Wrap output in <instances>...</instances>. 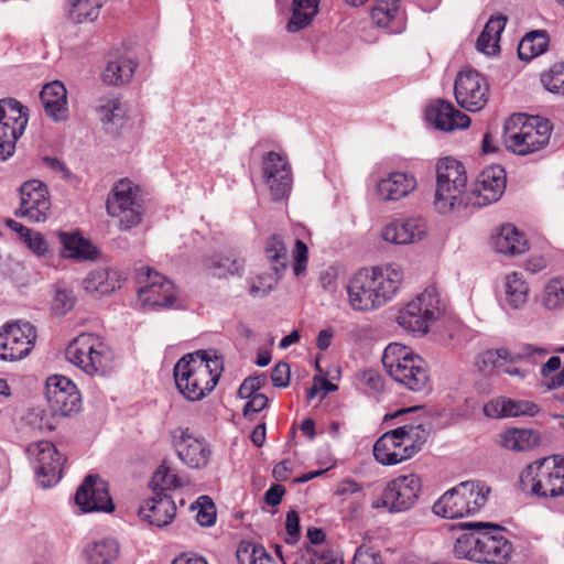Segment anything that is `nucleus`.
Segmentation results:
<instances>
[{"mask_svg": "<svg viewBox=\"0 0 564 564\" xmlns=\"http://www.w3.org/2000/svg\"><path fill=\"white\" fill-rule=\"evenodd\" d=\"M403 275L402 268L395 263L360 269L346 285L349 306L357 312H369L386 305L398 293Z\"/></svg>", "mask_w": 564, "mask_h": 564, "instance_id": "f257e3e1", "label": "nucleus"}, {"mask_svg": "<svg viewBox=\"0 0 564 564\" xmlns=\"http://www.w3.org/2000/svg\"><path fill=\"white\" fill-rule=\"evenodd\" d=\"M221 360L197 351L182 357L174 366V380L178 391L191 401H198L210 392L220 377Z\"/></svg>", "mask_w": 564, "mask_h": 564, "instance_id": "f03ea898", "label": "nucleus"}, {"mask_svg": "<svg viewBox=\"0 0 564 564\" xmlns=\"http://www.w3.org/2000/svg\"><path fill=\"white\" fill-rule=\"evenodd\" d=\"M503 130L506 148L518 155H528L549 144L552 123L538 116L517 113L506 120Z\"/></svg>", "mask_w": 564, "mask_h": 564, "instance_id": "7ed1b4c3", "label": "nucleus"}, {"mask_svg": "<svg viewBox=\"0 0 564 564\" xmlns=\"http://www.w3.org/2000/svg\"><path fill=\"white\" fill-rule=\"evenodd\" d=\"M382 364L394 381L411 391H423L430 382L426 361L408 346L389 344L383 351Z\"/></svg>", "mask_w": 564, "mask_h": 564, "instance_id": "20e7f679", "label": "nucleus"}, {"mask_svg": "<svg viewBox=\"0 0 564 564\" xmlns=\"http://www.w3.org/2000/svg\"><path fill=\"white\" fill-rule=\"evenodd\" d=\"M520 487L540 498L564 497V457L553 455L529 464L520 474Z\"/></svg>", "mask_w": 564, "mask_h": 564, "instance_id": "39448f33", "label": "nucleus"}, {"mask_svg": "<svg viewBox=\"0 0 564 564\" xmlns=\"http://www.w3.org/2000/svg\"><path fill=\"white\" fill-rule=\"evenodd\" d=\"M66 359L88 376H105L113 370V352L104 339L83 333L65 350Z\"/></svg>", "mask_w": 564, "mask_h": 564, "instance_id": "423d86ee", "label": "nucleus"}, {"mask_svg": "<svg viewBox=\"0 0 564 564\" xmlns=\"http://www.w3.org/2000/svg\"><path fill=\"white\" fill-rule=\"evenodd\" d=\"M454 553L458 558L476 563L502 564L511 553V544L492 531H471L456 540Z\"/></svg>", "mask_w": 564, "mask_h": 564, "instance_id": "0eeeda50", "label": "nucleus"}, {"mask_svg": "<svg viewBox=\"0 0 564 564\" xmlns=\"http://www.w3.org/2000/svg\"><path fill=\"white\" fill-rule=\"evenodd\" d=\"M489 488L475 481H463L443 494L433 505L434 514L462 519L475 514L487 502Z\"/></svg>", "mask_w": 564, "mask_h": 564, "instance_id": "6e6552de", "label": "nucleus"}, {"mask_svg": "<svg viewBox=\"0 0 564 564\" xmlns=\"http://www.w3.org/2000/svg\"><path fill=\"white\" fill-rule=\"evenodd\" d=\"M467 186V174L462 162L453 158L440 159L436 164L435 207L446 213L466 204L464 194Z\"/></svg>", "mask_w": 564, "mask_h": 564, "instance_id": "1a4fd4ad", "label": "nucleus"}, {"mask_svg": "<svg viewBox=\"0 0 564 564\" xmlns=\"http://www.w3.org/2000/svg\"><path fill=\"white\" fill-rule=\"evenodd\" d=\"M547 354V349L531 344L524 345L518 352L510 351L507 348L489 349L477 357L476 367L482 372L497 370L523 380L529 376V371L518 367L517 364L522 360L535 362Z\"/></svg>", "mask_w": 564, "mask_h": 564, "instance_id": "9d476101", "label": "nucleus"}, {"mask_svg": "<svg viewBox=\"0 0 564 564\" xmlns=\"http://www.w3.org/2000/svg\"><path fill=\"white\" fill-rule=\"evenodd\" d=\"M444 310V303L435 286H427L414 300L402 307L398 324L413 333L425 334L431 323L436 321Z\"/></svg>", "mask_w": 564, "mask_h": 564, "instance_id": "9b49d317", "label": "nucleus"}, {"mask_svg": "<svg viewBox=\"0 0 564 564\" xmlns=\"http://www.w3.org/2000/svg\"><path fill=\"white\" fill-rule=\"evenodd\" d=\"M110 217L119 218V229L128 230L141 223V205L137 200V187L127 178L118 181L106 202Z\"/></svg>", "mask_w": 564, "mask_h": 564, "instance_id": "f8f14e48", "label": "nucleus"}, {"mask_svg": "<svg viewBox=\"0 0 564 564\" xmlns=\"http://www.w3.org/2000/svg\"><path fill=\"white\" fill-rule=\"evenodd\" d=\"M28 109L13 98L0 100V160L13 155L15 143L28 124Z\"/></svg>", "mask_w": 564, "mask_h": 564, "instance_id": "ddd939ff", "label": "nucleus"}, {"mask_svg": "<svg viewBox=\"0 0 564 564\" xmlns=\"http://www.w3.org/2000/svg\"><path fill=\"white\" fill-rule=\"evenodd\" d=\"M37 334L29 322L14 321L0 328V360L18 361L30 355Z\"/></svg>", "mask_w": 564, "mask_h": 564, "instance_id": "4468645a", "label": "nucleus"}, {"mask_svg": "<svg viewBox=\"0 0 564 564\" xmlns=\"http://www.w3.org/2000/svg\"><path fill=\"white\" fill-rule=\"evenodd\" d=\"M26 453L33 463L37 481L43 488L55 485L62 477L64 457L48 441L30 444Z\"/></svg>", "mask_w": 564, "mask_h": 564, "instance_id": "2eb2a0df", "label": "nucleus"}, {"mask_svg": "<svg viewBox=\"0 0 564 564\" xmlns=\"http://www.w3.org/2000/svg\"><path fill=\"white\" fill-rule=\"evenodd\" d=\"M421 479L415 474L402 475L390 480L382 491L381 500L372 503L373 508L383 506L391 512L409 510L421 492Z\"/></svg>", "mask_w": 564, "mask_h": 564, "instance_id": "dca6fc26", "label": "nucleus"}, {"mask_svg": "<svg viewBox=\"0 0 564 564\" xmlns=\"http://www.w3.org/2000/svg\"><path fill=\"white\" fill-rule=\"evenodd\" d=\"M457 104L471 112L481 110L489 99V85L486 78L474 69L458 73L454 84Z\"/></svg>", "mask_w": 564, "mask_h": 564, "instance_id": "f3484780", "label": "nucleus"}, {"mask_svg": "<svg viewBox=\"0 0 564 564\" xmlns=\"http://www.w3.org/2000/svg\"><path fill=\"white\" fill-rule=\"evenodd\" d=\"M139 280L144 283L138 291L139 300L150 307H171L176 300L173 282L150 268H141Z\"/></svg>", "mask_w": 564, "mask_h": 564, "instance_id": "a211bd4d", "label": "nucleus"}, {"mask_svg": "<svg viewBox=\"0 0 564 564\" xmlns=\"http://www.w3.org/2000/svg\"><path fill=\"white\" fill-rule=\"evenodd\" d=\"M263 177L273 200L286 198L292 189L293 176L288 158L281 153L268 152L262 160Z\"/></svg>", "mask_w": 564, "mask_h": 564, "instance_id": "6ab92c4d", "label": "nucleus"}, {"mask_svg": "<svg viewBox=\"0 0 564 564\" xmlns=\"http://www.w3.org/2000/svg\"><path fill=\"white\" fill-rule=\"evenodd\" d=\"M20 200L15 216L26 218L31 223H43L48 218L51 199L46 185L41 181L25 182L20 187Z\"/></svg>", "mask_w": 564, "mask_h": 564, "instance_id": "aec40b11", "label": "nucleus"}, {"mask_svg": "<svg viewBox=\"0 0 564 564\" xmlns=\"http://www.w3.org/2000/svg\"><path fill=\"white\" fill-rule=\"evenodd\" d=\"M45 395L51 412L62 416L78 412L82 405L77 387L64 376H53L46 380Z\"/></svg>", "mask_w": 564, "mask_h": 564, "instance_id": "412c9836", "label": "nucleus"}, {"mask_svg": "<svg viewBox=\"0 0 564 564\" xmlns=\"http://www.w3.org/2000/svg\"><path fill=\"white\" fill-rule=\"evenodd\" d=\"M75 503L83 512H111L115 509L108 484L98 475H88L84 479L76 491Z\"/></svg>", "mask_w": 564, "mask_h": 564, "instance_id": "4be33fe9", "label": "nucleus"}, {"mask_svg": "<svg viewBox=\"0 0 564 564\" xmlns=\"http://www.w3.org/2000/svg\"><path fill=\"white\" fill-rule=\"evenodd\" d=\"M426 120L436 129L451 132L456 129H465L470 124V118L456 109L446 100H435L425 110Z\"/></svg>", "mask_w": 564, "mask_h": 564, "instance_id": "5701e85b", "label": "nucleus"}, {"mask_svg": "<svg viewBox=\"0 0 564 564\" xmlns=\"http://www.w3.org/2000/svg\"><path fill=\"white\" fill-rule=\"evenodd\" d=\"M426 231V223L421 217L399 218L383 227L381 237L387 242L409 245L422 240Z\"/></svg>", "mask_w": 564, "mask_h": 564, "instance_id": "b1692460", "label": "nucleus"}, {"mask_svg": "<svg viewBox=\"0 0 564 564\" xmlns=\"http://www.w3.org/2000/svg\"><path fill=\"white\" fill-rule=\"evenodd\" d=\"M506 189V172L500 165L485 169L478 176L474 194V205L484 206L497 202Z\"/></svg>", "mask_w": 564, "mask_h": 564, "instance_id": "393cba45", "label": "nucleus"}, {"mask_svg": "<svg viewBox=\"0 0 564 564\" xmlns=\"http://www.w3.org/2000/svg\"><path fill=\"white\" fill-rule=\"evenodd\" d=\"M405 440L399 433V427L384 433L373 445V456L382 465H397L412 456L405 451Z\"/></svg>", "mask_w": 564, "mask_h": 564, "instance_id": "a878e982", "label": "nucleus"}, {"mask_svg": "<svg viewBox=\"0 0 564 564\" xmlns=\"http://www.w3.org/2000/svg\"><path fill=\"white\" fill-rule=\"evenodd\" d=\"M180 459L191 468L205 467L210 457V449L204 438L195 437L188 430L183 431L175 443Z\"/></svg>", "mask_w": 564, "mask_h": 564, "instance_id": "bb28decb", "label": "nucleus"}, {"mask_svg": "<svg viewBox=\"0 0 564 564\" xmlns=\"http://www.w3.org/2000/svg\"><path fill=\"white\" fill-rule=\"evenodd\" d=\"M416 178L406 172H391L377 183V194L384 202L399 200L416 188Z\"/></svg>", "mask_w": 564, "mask_h": 564, "instance_id": "cd10ccee", "label": "nucleus"}, {"mask_svg": "<svg viewBox=\"0 0 564 564\" xmlns=\"http://www.w3.org/2000/svg\"><path fill=\"white\" fill-rule=\"evenodd\" d=\"M176 513L174 501L166 495L149 499L139 509V517L150 525L162 528L171 523Z\"/></svg>", "mask_w": 564, "mask_h": 564, "instance_id": "c85d7f7f", "label": "nucleus"}, {"mask_svg": "<svg viewBox=\"0 0 564 564\" xmlns=\"http://www.w3.org/2000/svg\"><path fill=\"white\" fill-rule=\"evenodd\" d=\"M204 269L213 276L226 279L229 276H242L246 261L235 252L215 253L204 259Z\"/></svg>", "mask_w": 564, "mask_h": 564, "instance_id": "c756f323", "label": "nucleus"}, {"mask_svg": "<svg viewBox=\"0 0 564 564\" xmlns=\"http://www.w3.org/2000/svg\"><path fill=\"white\" fill-rule=\"evenodd\" d=\"M494 249L502 254L518 256L528 250V240L513 225L500 226L491 237Z\"/></svg>", "mask_w": 564, "mask_h": 564, "instance_id": "7c9ffc66", "label": "nucleus"}, {"mask_svg": "<svg viewBox=\"0 0 564 564\" xmlns=\"http://www.w3.org/2000/svg\"><path fill=\"white\" fill-rule=\"evenodd\" d=\"M40 99L48 117L55 121L66 118L67 91L61 82L46 84L41 90Z\"/></svg>", "mask_w": 564, "mask_h": 564, "instance_id": "2f4dec72", "label": "nucleus"}, {"mask_svg": "<svg viewBox=\"0 0 564 564\" xmlns=\"http://www.w3.org/2000/svg\"><path fill=\"white\" fill-rule=\"evenodd\" d=\"M120 546L116 539L102 538L85 545V564H112L119 556Z\"/></svg>", "mask_w": 564, "mask_h": 564, "instance_id": "473e14b6", "label": "nucleus"}, {"mask_svg": "<svg viewBox=\"0 0 564 564\" xmlns=\"http://www.w3.org/2000/svg\"><path fill=\"white\" fill-rule=\"evenodd\" d=\"M138 67V63L126 56L109 59L101 73V80L110 86H120L130 83Z\"/></svg>", "mask_w": 564, "mask_h": 564, "instance_id": "72a5a7b5", "label": "nucleus"}, {"mask_svg": "<svg viewBox=\"0 0 564 564\" xmlns=\"http://www.w3.org/2000/svg\"><path fill=\"white\" fill-rule=\"evenodd\" d=\"M507 24V17L497 14L489 18L477 39L476 47L486 55H495L499 51V41Z\"/></svg>", "mask_w": 564, "mask_h": 564, "instance_id": "f704fd0d", "label": "nucleus"}, {"mask_svg": "<svg viewBox=\"0 0 564 564\" xmlns=\"http://www.w3.org/2000/svg\"><path fill=\"white\" fill-rule=\"evenodd\" d=\"M319 3L321 0H292L288 31L295 33L311 25L319 12Z\"/></svg>", "mask_w": 564, "mask_h": 564, "instance_id": "c9c22d12", "label": "nucleus"}, {"mask_svg": "<svg viewBox=\"0 0 564 564\" xmlns=\"http://www.w3.org/2000/svg\"><path fill=\"white\" fill-rule=\"evenodd\" d=\"M239 564H284L274 558L263 545L252 540H241L236 550Z\"/></svg>", "mask_w": 564, "mask_h": 564, "instance_id": "e433bc0d", "label": "nucleus"}, {"mask_svg": "<svg viewBox=\"0 0 564 564\" xmlns=\"http://www.w3.org/2000/svg\"><path fill=\"white\" fill-rule=\"evenodd\" d=\"M239 564H284L274 558L263 545L252 540H241L236 550Z\"/></svg>", "mask_w": 564, "mask_h": 564, "instance_id": "4c0bfd02", "label": "nucleus"}, {"mask_svg": "<svg viewBox=\"0 0 564 564\" xmlns=\"http://www.w3.org/2000/svg\"><path fill=\"white\" fill-rule=\"evenodd\" d=\"M264 256L273 272L283 276L290 258L288 247L281 236L274 234L265 240Z\"/></svg>", "mask_w": 564, "mask_h": 564, "instance_id": "58836bf2", "label": "nucleus"}, {"mask_svg": "<svg viewBox=\"0 0 564 564\" xmlns=\"http://www.w3.org/2000/svg\"><path fill=\"white\" fill-rule=\"evenodd\" d=\"M550 36L545 30L527 33L518 45V56L522 61H531L546 52Z\"/></svg>", "mask_w": 564, "mask_h": 564, "instance_id": "ea45409f", "label": "nucleus"}, {"mask_svg": "<svg viewBox=\"0 0 564 564\" xmlns=\"http://www.w3.org/2000/svg\"><path fill=\"white\" fill-rule=\"evenodd\" d=\"M540 442L541 435L535 430L512 429L501 434L502 446L514 452L532 449Z\"/></svg>", "mask_w": 564, "mask_h": 564, "instance_id": "a19ab883", "label": "nucleus"}, {"mask_svg": "<svg viewBox=\"0 0 564 564\" xmlns=\"http://www.w3.org/2000/svg\"><path fill=\"white\" fill-rule=\"evenodd\" d=\"M529 286L521 273L512 272L506 276L503 303L513 310L524 306Z\"/></svg>", "mask_w": 564, "mask_h": 564, "instance_id": "79ce46f5", "label": "nucleus"}, {"mask_svg": "<svg viewBox=\"0 0 564 564\" xmlns=\"http://www.w3.org/2000/svg\"><path fill=\"white\" fill-rule=\"evenodd\" d=\"M106 0H69L67 18L76 23L94 22Z\"/></svg>", "mask_w": 564, "mask_h": 564, "instance_id": "37998d69", "label": "nucleus"}, {"mask_svg": "<svg viewBox=\"0 0 564 564\" xmlns=\"http://www.w3.org/2000/svg\"><path fill=\"white\" fill-rule=\"evenodd\" d=\"M63 246L62 256L73 259H91L95 254L94 247L82 237L74 234H59Z\"/></svg>", "mask_w": 564, "mask_h": 564, "instance_id": "c03bdc74", "label": "nucleus"}, {"mask_svg": "<svg viewBox=\"0 0 564 564\" xmlns=\"http://www.w3.org/2000/svg\"><path fill=\"white\" fill-rule=\"evenodd\" d=\"M116 272L106 269L91 271L84 280V288L88 292L106 294L116 289Z\"/></svg>", "mask_w": 564, "mask_h": 564, "instance_id": "a18cd8bd", "label": "nucleus"}, {"mask_svg": "<svg viewBox=\"0 0 564 564\" xmlns=\"http://www.w3.org/2000/svg\"><path fill=\"white\" fill-rule=\"evenodd\" d=\"M282 276L276 273L262 272L247 279L248 293L252 297H265L276 286Z\"/></svg>", "mask_w": 564, "mask_h": 564, "instance_id": "49530a36", "label": "nucleus"}, {"mask_svg": "<svg viewBox=\"0 0 564 564\" xmlns=\"http://www.w3.org/2000/svg\"><path fill=\"white\" fill-rule=\"evenodd\" d=\"M96 112L104 124H116L124 117V108L119 99L101 97L97 101Z\"/></svg>", "mask_w": 564, "mask_h": 564, "instance_id": "de8ad7c7", "label": "nucleus"}, {"mask_svg": "<svg viewBox=\"0 0 564 564\" xmlns=\"http://www.w3.org/2000/svg\"><path fill=\"white\" fill-rule=\"evenodd\" d=\"M541 303L547 311L564 308V278L551 279L545 284Z\"/></svg>", "mask_w": 564, "mask_h": 564, "instance_id": "09e8293b", "label": "nucleus"}, {"mask_svg": "<svg viewBox=\"0 0 564 564\" xmlns=\"http://www.w3.org/2000/svg\"><path fill=\"white\" fill-rule=\"evenodd\" d=\"M183 485L184 482L177 474L165 464L161 465L154 471L151 479V486L158 495H161L166 490L180 488Z\"/></svg>", "mask_w": 564, "mask_h": 564, "instance_id": "8fccbe9b", "label": "nucleus"}, {"mask_svg": "<svg viewBox=\"0 0 564 564\" xmlns=\"http://www.w3.org/2000/svg\"><path fill=\"white\" fill-rule=\"evenodd\" d=\"M399 0H376L370 9V18L379 28H387L394 20Z\"/></svg>", "mask_w": 564, "mask_h": 564, "instance_id": "3c124183", "label": "nucleus"}, {"mask_svg": "<svg viewBox=\"0 0 564 564\" xmlns=\"http://www.w3.org/2000/svg\"><path fill=\"white\" fill-rule=\"evenodd\" d=\"M399 433L405 440V451H410L412 456L422 449L429 436V432L422 424H405L399 427Z\"/></svg>", "mask_w": 564, "mask_h": 564, "instance_id": "603ef678", "label": "nucleus"}, {"mask_svg": "<svg viewBox=\"0 0 564 564\" xmlns=\"http://www.w3.org/2000/svg\"><path fill=\"white\" fill-rule=\"evenodd\" d=\"M76 303V297L70 288L65 284L58 283L54 289V296L52 301V311L56 315H65L73 310Z\"/></svg>", "mask_w": 564, "mask_h": 564, "instance_id": "864d4df0", "label": "nucleus"}, {"mask_svg": "<svg viewBox=\"0 0 564 564\" xmlns=\"http://www.w3.org/2000/svg\"><path fill=\"white\" fill-rule=\"evenodd\" d=\"M541 84L551 94L564 97V64L556 63L543 73Z\"/></svg>", "mask_w": 564, "mask_h": 564, "instance_id": "5fc2aeb1", "label": "nucleus"}, {"mask_svg": "<svg viewBox=\"0 0 564 564\" xmlns=\"http://www.w3.org/2000/svg\"><path fill=\"white\" fill-rule=\"evenodd\" d=\"M25 420L29 425L39 431H51L55 427L56 420L53 412H47L42 408H33L31 409Z\"/></svg>", "mask_w": 564, "mask_h": 564, "instance_id": "6e6d98bb", "label": "nucleus"}, {"mask_svg": "<svg viewBox=\"0 0 564 564\" xmlns=\"http://www.w3.org/2000/svg\"><path fill=\"white\" fill-rule=\"evenodd\" d=\"M196 505H197V509H198V511L196 513L197 522L202 527L214 525L215 521H216L217 513H216L215 503L213 502L212 498L208 496H200L196 500Z\"/></svg>", "mask_w": 564, "mask_h": 564, "instance_id": "4d7b16f0", "label": "nucleus"}, {"mask_svg": "<svg viewBox=\"0 0 564 564\" xmlns=\"http://www.w3.org/2000/svg\"><path fill=\"white\" fill-rule=\"evenodd\" d=\"M503 404L507 416H534L539 412V406L531 401L503 399Z\"/></svg>", "mask_w": 564, "mask_h": 564, "instance_id": "13d9d810", "label": "nucleus"}, {"mask_svg": "<svg viewBox=\"0 0 564 564\" xmlns=\"http://www.w3.org/2000/svg\"><path fill=\"white\" fill-rule=\"evenodd\" d=\"M351 564H382L380 552L366 543L355 552Z\"/></svg>", "mask_w": 564, "mask_h": 564, "instance_id": "bf43d9fd", "label": "nucleus"}, {"mask_svg": "<svg viewBox=\"0 0 564 564\" xmlns=\"http://www.w3.org/2000/svg\"><path fill=\"white\" fill-rule=\"evenodd\" d=\"M308 259L307 246L300 239L295 241L294 248V262L293 272L296 276L301 275L306 270Z\"/></svg>", "mask_w": 564, "mask_h": 564, "instance_id": "052dcab7", "label": "nucleus"}, {"mask_svg": "<svg viewBox=\"0 0 564 564\" xmlns=\"http://www.w3.org/2000/svg\"><path fill=\"white\" fill-rule=\"evenodd\" d=\"M312 554L310 564H344L343 560L332 550H312L307 549Z\"/></svg>", "mask_w": 564, "mask_h": 564, "instance_id": "680f3d73", "label": "nucleus"}, {"mask_svg": "<svg viewBox=\"0 0 564 564\" xmlns=\"http://www.w3.org/2000/svg\"><path fill=\"white\" fill-rule=\"evenodd\" d=\"M290 366L284 361L278 362L271 372L272 384L276 388L288 387L290 383Z\"/></svg>", "mask_w": 564, "mask_h": 564, "instance_id": "e2e57ef3", "label": "nucleus"}, {"mask_svg": "<svg viewBox=\"0 0 564 564\" xmlns=\"http://www.w3.org/2000/svg\"><path fill=\"white\" fill-rule=\"evenodd\" d=\"M23 242L28 246V248L36 256L43 257L48 252L47 242L42 236V234L36 231H31L30 236H28Z\"/></svg>", "mask_w": 564, "mask_h": 564, "instance_id": "0e129e2a", "label": "nucleus"}, {"mask_svg": "<svg viewBox=\"0 0 564 564\" xmlns=\"http://www.w3.org/2000/svg\"><path fill=\"white\" fill-rule=\"evenodd\" d=\"M247 400L248 401L242 409V413L246 417H251V415L262 411L268 405V401H269L267 395H264L262 393H259V394L251 397Z\"/></svg>", "mask_w": 564, "mask_h": 564, "instance_id": "69168bd1", "label": "nucleus"}, {"mask_svg": "<svg viewBox=\"0 0 564 564\" xmlns=\"http://www.w3.org/2000/svg\"><path fill=\"white\" fill-rule=\"evenodd\" d=\"M484 413L488 417H505L506 415V409L503 404V399H497L489 401L484 406Z\"/></svg>", "mask_w": 564, "mask_h": 564, "instance_id": "338daca9", "label": "nucleus"}, {"mask_svg": "<svg viewBox=\"0 0 564 564\" xmlns=\"http://www.w3.org/2000/svg\"><path fill=\"white\" fill-rule=\"evenodd\" d=\"M362 501L359 497H352L347 500L344 512L345 517L349 519H357L362 511Z\"/></svg>", "mask_w": 564, "mask_h": 564, "instance_id": "774afa93", "label": "nucleus"}]
</instances>
